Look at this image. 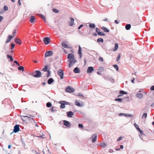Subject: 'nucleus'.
<instances>
[{
    "label": "nucleus",
    "instance_id": "f257e3e1",
    "mask_svg": "<svg viewBox=\"0 0 154 154\" xmlns=\"http://www.w3.org/2000/svg\"><path fill=\"white\" fill-rule=\"evenodd\" d=\"M67 58L69 59V62H70L69 66V67L70 68L76 62V60L75 59L74 55L72 54H69Z\"/></svg>",
    "mask_w": 154,
    "mask_h": 154
},
{
    "label": "nucleus",
    "instance_id": "f03ea898",
    "mask_svg": "<svg viewBox=\"0 0 154 154\" xmlns=\"http://www.w3.org/2000/svg\"><path fill=\"white\" fill-rule=\"evenodd\" d=\"M32 75L36 78H39L41 76L42 73L39 71L36 70L32 74Z\"/></svg>",
    "mask_w": 154,
    "mask_h": 154
},
{
    "label": "nucleus",
    "instance_id": "7ed1b4c3",
    "mask_svg": "<svg viewBox=\"0 0 154 154\" xmlns=\"http://www.w3.org/2000/svg\"><path fill=\"white\" fill-rule=\"evenodd\" d=\"M59 103L61 104L60 106V109L64 108L65 107V105H69V103L64 101H60Z\"/></svg>",
    "mask_w": 154,
    "mask_h": 154
},
{
    "label": "nucleus",
    "instance_id": "20e7f679",
    "mask_svg": "<svg viewBox=\"0 0 154 154\" xmlns=\"http://www.w3.org/2000/svg\"><path fill=\"white\" fill-rule=\"evenodd\" d=\"M57 74L60 76L61 79H63L64 72L62 69H59L57 71Z\"/></svg>",
    "mask_w": 154,
    "mask_h": 154
},
{
    "label": "nucleus",
    "instance_id": "39448f33",
    "mask_svg": "<svg viewBox=\"0 0 154 154\" xmlns=\"http://www.w3.org/2000/svg\"><path fill=\"white\" fill-rule=\"evenodd\" d=\"M67 42L66 41H64L61 44L62 46L64 48H70V49H72V47L69 46L67 45Z\"/></svg>",
    "mask_w": 154,
    "mask_h": 154
},
{
    "label": "nucleus",
    "instance_id": "423d86ee",
    "mask_svg": "<svg viewBox=\"0 0 154 154\" xmlns=\"http://www.w3.org/2000/svg\"><path fill=\"white\" fill-rule=\"evenodd\" d=\"M65 91L66 92L69 93L73 92L75 91L74 89L73 88L70 86L67 87L65 89Z\"/></svg>",
    "mask_w": 154,
    "mask_h": 154
},
{
    "label": "nucleus",
    "instance_id": "0eeeda50",
    "mask_svg": "<svg viewBox=\"0 0 154 154\" xmlns=\"http://www.w3.org/2000/svg\"><path fill=\"white\" fill-rule=\"evenodd\" d=\"M43 41L45 45H48L50 42V39L48 37H45L44 38Z\"/></svg>",
    "mask_w": 154,
    "mask_h": 154
},
{
    "label": "nucleus",
    "instance_id": "6e6552de",
    "mask_svg": "<svg viewBox=\"0 0 154 154\" xmlns=\"http://www.w3.org/2000/svg\"><path fill=\"white\" fill-rule=\"evenodd\" d=\"M20 130L19 125H16L14 127L13 130L14 132L17 133Z\"/></svg>",
    "mask_w": 154,
    "mask_h": 154
},
{
    "label": "nucleus",
    "instance_id": "1a4fd4ad",
    "mask_svg": "<svg viewBox=\"0 0 154 154\" xmlns=\"http://www.w3.org/2000/svg\"><path fill=\"white\" fill-rule=\"evenodd\" d=\"M53 54V52L51 51H48L46 52L45 54V57H50Z\"/></svg>",
    "mask_w": 154,
    "mask_h": 154
},
{
    "label": "nucleus",
    "instance_id": "9d476101",
    "mask_svg": "<svg viewBox=\"0 0 154 154\" xmlns=\"http://www.w3.org/2000/svg\"><path fill=\"white\" fill-rule=\"evenodd\" d=\"M75 103V105L78 106L82 107L83 106V103L82 102L81 103H80L78 100H76Z\"/></svg>",
    "mask_w": 154,
    "mask_h": 154
},
{
    "label": "nucleus",
    "instance_id": "9b49d317",
    "mask_svg": "<svg viewBox=\"0 0 154 154\" xmlns=\"http://www.w3.org/2000/svg\"><path fill=\"white\" fill-rule=\"evenodd\" d=\"M14 41L16 43L20 45L22 44L21 40L19 38H15L14 39Z\"/></svg>",
    "mask_w": 154,
    "mask_h": 154
},
{
    "label": "nucleus",
    "instance_id": "f8f14e48",
    "mask_svg": "<svg viewBox=\"0 0 154 154\" xmlns=\"http://www.w3.org/2000/svg\"><path fill=\"white\" fill-rule=\"evenodd\" d=\"M63 123L65 126L67 127H70L71 126V125L69 122L66 120H64L63 121Z\"/></svg>",
    "mask_w": 154,
    "mask_h": 154
},
{
    "label": "nucleus",
    "instance_id": "ddd939ff",
    "mask_svg": "<svg viewBox=\"0 0 154 154\" xmlns=\"http://www.w3.org/2000/svg\"><path fill=\"white\" fill-rule=\"evenodd\" d=\"M93 70V67L91 66H89L88 68L87 71L88 73H91Z\"/></svg>",
    "mask_w": 154,
    "mask_h": 154
},
{
    "label": "nucleus",
    "instance_id": "4468645a",
    "mask_svg": "<svg viewBox=\"0 0 154 154\" xmlns=\"http://www.w3.org/2000/svg\"><path fill=\"white\" fill-rule=\"evenodd\" d=\"M69 19L71 20V22L70 23L69 25L70 26H72L74 24V20L72 17H70L69 18Z\"/></svg>",
    "mask_w": 154,
    "mask_h": 154
},
{
    "label": "nucleus",
    "instance_id": "2eb2a0df",
    "mask_svg": "<svg viewBox=\"0 0 154 154\" xmlns=\"http://www.w3.org/2000/svg\"><path fill=\"white\" fill-rule=\"evenodd\" d=\"M14 37V36H11L10 35H9L8 37V39L6 41V43H8V42H10L12 38Z\"/></svg>",
    "mask_w": 154,
    "mask_h": 154
},
{
    "label": "nucleus",
    "instance_id": "dca6fc26",
    "mask_svg": "<svg viewBox=\"0 0 154 154\" xmlns=\"http://www.w3.org/2000/svg\"><path fill=\"white\" fill-rule=\"evenodd\" d=\"M78 53L79 55L80 58H81L82 56V54L81 53V48L80 46H79V50H78Z\"/></svg>",
    "mask_w": 154,
    "mask_h": 154
},
{
    "label": "nucleus",
    "instance_id": "f3484780",
    "mask_svg": "<svg viewBox=\"0 0 154 154\" xmlns=\"http://www.w3.org/2000/svg\"><path fill=\"white\" fill-rule=\"evenodd\" d=\"M73 71L75 73H79L80 72V70L78 68L76 67L74 69Z\"/></svg>",
    "mask_w": 154,
    "mask_h": 154
},
{
    "label": "nucleus",
    "instance_id": "a211bd4d",
    "mask_svg": "<svg viewBox=\"0 0 154 154\" xmlns=\"http://www.w3.org/2000/svg\"><path fill=\"white\" fill-rule=\"evenodd\" d=\"M35 20V17L34 16H32L30 17V19L29 20L30 22L32 23H34V21Z\"/></svg>",
    "mask_w": 154,
    "mask_h": 154
},
{
    "label": "nucleus",
    "instance_id": "6ab92c4d",
    "mask_svg": "<svg viewBox=\"0 0 154 154\" xmlns=\"http://www.w3.org/2000/svg\"><path fill=\"white\" fill-rule=\"evenodd\" d=\"M92 137H94V138L92 139V142H95L96 140V138L97 136L96 134H94L92 136Z\"/></svg>",
    "mask_w": 154,
    "mask_h": 154
},
{
    "label": "nucleus",
    "instance_id": "aec40b11",
    "mask_svg": "<svg viewBox=\"0 0 154 154\" xmlns=\"http://www.w3.org/2000/svg\"><path fill=\"white\" fill-rule=\"evenodd\" d=\"M136 96L140 99H142L143 97V95L141 93H138L136 94Z\"/></svg>",
    "mask_w": 154,
    "mask_h": 154
},
{
    "label": "nucleus",
    "instance_id": "412c9836",
    "mask_svg": "<svg viewBox=\"0 0 154 154\" xmlns=\"http://www.w3.org/2000/svg\"><path fill=\"white\" fill-rule=\"evenodd\" d=\"M23 117V118H26L27 119L30 120L31 121H34L33 119L32 118L31 116H24Z\"/></svg>",
    "mask_w": 154,
    "mask_h": 154
},
{
    "label": "nucleus",
    "instance_id": "4be33fe9",
    "mask_svg": "<svg viewBox=\"0 0 154 154\" xmlns=\"http://www.w3.org/2000/svg\"><path fill=\"white\" fill-rule=\"evenodd\" d=\"M101 29L105 32H109V30L106 27H101Z\"/></svg>",
    "mask_w": 154,
    "mask_h": 154
},
{
    "label": "nucleus",
    "instance_id": "5701e85b",
    "mask_svg": "<svg viewBox=\"0 0 154 154\" xmlns=\"http://www.w3.org/2000/svg\"><path fill=\"white\" fill-rule=\"evenodd\" d=\"M54 80L52 78H51L48 80V83L49 84H51L54 82Z\"/></svg>",
    "mask_w": 154,
    "mask_h": 154
},
{
    "label": "nucleus",
    "instance_id": "b1692460",
    "mask_svg": "<svg viewBox=\"0 0 154 154\" xmlns=\"http://www.w3.org/2000/svg\"><path fill=\"white\" fill-rule=\"evenodd\" d=\"M67 115L68 117H72V116L73 115V113L72 111H70L68 112Z\"/></svg>",
    "mask_w": 154,
    "mask_h": 154
},
{
    "label": "nucleus",
    "instance_id": "393cba45",
    "mask_svg": "<svg viewBox=\"0 0 154 154\" xmlns=\"http://www.w3.org/2000/svg\"><path fill=\"white\" fill-rule=\"evenodd\" d=\"M131 27V26L130 24H127L125 26V29L126 30H129Z\"/></svg>",
    "mask_w": 154,
    "mask_h": 154
},
{
    "label": "nucleus",
    "instance_id": "a878e982",
    "mask_svg": "<svg viewBox=\"0 0 154 154\" xmlns=\"http://www.w3.org/2000/svg\"><path fill=\"white\" fill-rule=\"evenodd\" d=\"M107 146L106 144L105 143H101L100 144V146L103 148H105Z\"/></svg>",
    "mask_w": 154,
    "mask_h": 154
},
{
    "label": "nucleus",
    "instance_id": "bb28decb",
    "mask_svg": "<svg viewBox=\"0 0 154 154\" xmlns=\"http://www.w3.org/2000/svg\"><path fill=\"white\" fill-rule=\"evenodd\" d=\"M49 70L48 69V67L47 66H45V67L42 69V70L44 72H48V70Z\"/></svg>",
    "mask_w": 154,
    "mask_h": 154
},
{
    "label": "nucleus",
    "instance_id": "cd10ccee",
    "mask_svg": "<svg viewBox=\"0 0 154 154\" xmlns=\"http://www.w3.org/2000/svg\"><path fill=\"white\" fill-rule=\"evenodd\" d=\"M89 27L91 28H94L95 27V26L94 24L91 23H90L89 24Z\"/></svg>",
    "mask_w": 154,
    "mask_h": 154
},
{
    "label": "nucleus",
    "instance_id": "c85d7f7f",
    "mask_svg": "<svg viewBox=\"0 0 154 154\" xmlns=\"http://www.w3.org/2000/svg\"><path fill=\"white\" fill-rule=\"evenodd\" d=\"M18 69L19 70L23 71L24 70V68L23 66H20L18 67Z\"/></svg>",
    "mask_w": 154,
    "mask_h": 154
},
{
    "label": "nucleus",
    "instance_id": "c756f323",
    "mask_svg": "<svg viewBox=\"0 0 154 154\" xmlns=\"http://www.w3.org/2000/svg\"><path fill=\"white\" fill-rule=\"evenodd\" d=\"M147 116V114L146 113H144L142 116V119H146V117Z\"/></svg>",
    "mask_w": 154,
    "mask_h": 154
},
{
    "label": "nucleus",
    "instance_id": "7c9ffc66",
    "mask_svg": "<svg viewBox=\"0 0 154 154\" xmlns=\"http://www.w3.org/2000/svg\"><path fill=\"white\" fill-rule=\"evenodd\" d=\"M98 35L100 36H105V34L103 32H98Z\"/></svg>",
    "mask_w": 154,
    "mask_h": 154
},
{
    "label": "nucleus",
    "instance_id": "2f4dec72",
    "mask_svg": "<svg viewBox=\"0 0 154 154\" xmlns=\"http://www.w3.org/2000/svg\"><path fill=\"white\" fill-rule=\"evenodd\" d=\"M118 48V45L117 43H116L115 44V48L114 49V51L117 50Z\"/></svg>",
    "mask_w": 154,
    "mask_h": 154
},
{
    "label": "nucleus",
    "instance_id": "473e14b6",
    "mask_svg": "<svg viewBox=\"0 0 154 154\" xmlns=\"http://www.w3.org/2000/svg\"><path fill=\"white\" fill-rule=\"evenodd\" d=\"M7 56L8 58H10L11 61H13V58L11 56L9 55H7Z\"/></svg>",
    "mask_w": 154,
    "mask_h": 154
},
{
    "label": "nucleus",
    "instance_id": "72a5a7b5",
    "mask_svg": "<svg viewBox=\"0 0 154 154\" xmlns=\"http://www.w3.org/2000/svg\"><path fill=\"white\" fill-rule=\"evenodd\" d=\"M97 42H103V40L102 38H99L97 39Z\"/></svg>",
    "mask_w": 154,
    "mask_h": 154
},
{
    "label": "nucleus",
    "instance_id": "f704fd0d",
    "mask_svg": "<svg viewBox=\"0 0 154 154\" xmlns=\"http://www.w3.org/2000/svg\"><path fill=\"white\" fill-rule=\"evenodd\" d=\"M46 106L48 107H51V103L50 102H48L46 104Z\"/></svg>",
    "mask_w": 154,
    "mask_h": 154
},
{
    "label": "nucleus",
    "instance_id": "c9c22d12",
    "mask_svg": "<svg viewBox=\"0 0 154 154\" xmlns=\"http://www.w3.org/2000/svg\"><path fill=\"white\" fill-rule=\"evenodd\" d=\"M52 11L53 12L55 13H58L59 12V11L57 9H53L52 10Z\"/></svg>",
    "mask_w": 154,
    "mask_h": 154
},
{
    "label": "nucleus",
    "instance_id": "e433bc0d",
    "mask_svg": "<svg viewBox=\"0 0 154 154\" xmlns=\"http://www.w3.org/2000/svg\"><path fill=\"white\" fill-rule=\"evenodd\" d=\"M39 15H40L41 17L44 20L45 22H46L45 17L42 14H39Z\"/></svg>",
    "mask_w": 154,
    "mask_h": 154
},
{
    "label": "nucleus",
    "instance_id": "4c0bfd02",
    "mask_svg": "<svg viewBox=\"0 0 154 154\" xmlns=\"http://www.w3.org/2000/svg\"><path fill=\"white\" fill-rule=\"evenodd\" d=\"M113 67L116 69L117 71H118L119 67L116 64H114L113 65Z\"/></svg>",
    "mask_w": 154,
    "mask_h": 154
},
{
    "label": "nucleus",
    "instance_id": "58836bf2",
    "mask_svg": "<svg viewBox=\"0 0 154 154\" xmlns=\"http://www.w3.org/2000/svg\"><path fill=\"white\" fill-rule=\"evenodd\" d=\"M47 72V77L48 78L50 76V74L51 73V72L49 70H48Z\"/></svg>",
    "mask_w": 154,
    "mask_h": 154
},
{
    "label": "nucleus",
    "instance_id": "ea45409f",
    "mask_svg": "<svg viewBox=\"0 0 154 154\" xmlns=\"http://www.w3.org/2000/svg\"><path fill=\"white\" fill-rule=\"evenodd\" d=\"M122 99H121V98H116L115 99V101H118L120 102H122Z\"/></svg>",
    "mask_w": 154,
    "mask_h": 154
},
{
    "label": "nucleus",
    "instance_id": "a19ab883",
    "mask_svg": "<svg viewBox=\"0 0 154 154\" xmlns=\"http://www.w3.org/2000/svg\"><path fill=\"white\" fill-rule=\"evenodd\" d=\"M119 93L120 94H127V93L124 91H121L119 92Z\"/></svg>",
    "mask_w": 154,
    "mask_h": 154
},
{
    "label": "nucleus",
    "instance_id": "79ce46f5",
    "mask_svg": "<svg viewBox=\"0 0 154 154\" xmlns=\"http://www.w3.org/2000/svg\"><path fill=\"white\" fill-rule=\"evenodd\" d=\"M120 57H121L120 54H118V57L117 58L116 61H118L120 59Z\"/></svg>",
    "mask_w": 154,
    "mask_h": 154
},
{
    "label": "nucleus",
    "instance_id": "37998d69",
    "mask_svg": "<svg viewBox=\"0 0 154 154\" xmlns=\"http://www.w3.org/2000/svg\"><path fill=\"white\" fill-rule=\"evenodd\" d=\"M124 115V114H123V113H120L119 114V116H121V115ZM124 115L126 116H128L131 117H133V116L132 115H126V114H124Z\"/></svg>",
    "mask_w": 154,
    "mask_h": 154
},
{
    "label": "nucleus",
    "instance_id": "c03bdc74",
    "mask_svg": "<svg viewBox=\"0 0 154 154\" xmlns=\"http://www.w3.org/2000/svg\"><path fill=\"white\" fill-rule=\"evenodd\" d=\"M50 110H51V111H52V112H54V111H55L56 110V109H55V110H54V107L53 106L50 109Z\"/></svg>",
    "mask_w": 154,
    "mask_h": 154
},
{
    "label": "nucleus",
    "instance_id": "a18cd8bd",
    "mask_svg": "<svg viewBox=\"0 0 154 154\" xmlns=\"http://www.w3.org/2000/svg\"><path fill=\"white\" fill-rule=\"evenodd\" d=\"M11 49H13L14 48V47L15 45L14 43H12L11 44Z\"/></svg>",
    "mask_w": 154,
    "mask_h": 154
},
{
    "label": "nucleus",
    "instance_id": "49530a36",
    "mask_svg": "<svg viewBox=\"0 0 154 154\" xmlns=\"http://www.w3.org/2000/svg\"><path fill=\"white\" fill-rule=\"evenodd\" d=\"M4 10L5 11H7L8 9V7L6 5H5L4 6Z\"/></svg>",
    "mask_w": 154,
    "mask_h": 154
},
{
    "label": "nucleus",
    "instance_id": "de8ad7c7",
    "mask_svg": "<svg viewBox=\"0 0 154 154\" xmlns=\"http://www.w3.org/2000/svg\"><path fill=\"white\" fill-rule=\"evenodd\" d=\"M14 63H16L18 66H20L18 62L16 60L14 61Z\"/></svg>",
    "mask_w": 154,
    "mask_h": 154
},
{
    "label": "nucleus",
    "instance_id": "09e8293b",
    "mask_svg": "<svg viewBox=\"0 0 154 154\" xmlns=\"http://www.w3.org/2000/svg\"><path fill=\"white\" fill-rule=\"evenodd\" d=\"M99 60L101 62H103V59L102 57H100L99 58Z\"/></svg>",
    "mask_w": 154,
    "mask_h": 154
},
{
    "label": "nucleus",
    "instance_id": "8fccbe9b",
    "mask_svg": "<svg viewBox=\"0 0 154 154\" xmlns=\"http://www.w3.org/2000/svg\"><path fill=\"white\" fill-rule=\"evenodd\" d=\"M134 125L137 129L139 127L137 125L136 123H134Z\"/></svg>",
    "mask_w": 154,
    "mask_h": 154
},
{
    "label": "nucleus",
    "instance_id": "3c124183",
    "mask_svg": "<svg viewBox=\"0 0 154 154\" xmlns=\"http://www.w3.org/2000/svg\"><path fill=\"white\" fill-rule=\"evenodd\" d=\"M79 128H83V125L82 124H79Z\"/></svg>",
    "mask_w": 154,
    "mask_h": 154
},
{
    "label": "nucleus",
    "instance_id": "603ef678",
    "mask_svg": "<svg viewBox=\"0 0 154 154\" xmlns=\"http://www.w3.org/2000/svg\"><path fill=\"white\" fill-rule=\"evenodd\" d=\"M122 139V137H119L117 139V141H119L120 140H121Z\"/></svg>",
    "mask_w": 154,
    "mask_h": 154
},
{
    "label": "nucleus",
    "instance_id": "864d4df0",
    "mask_svg": "<svg viewBox=\"0 0 154 154\" xmlns=\"http://www.w3.org/2000/svg\"><path fill=\"white\" fill-rule=\"evenodd\" d=\"M150 90L151 91L154 90V85L152 86L150 88Z\"/></svg>",
    "mask_w": 154,
    "mask_h": 154
},
{
    "label": "nucleus",
    "instance_id": "5fc2aeb1",
    "mask_svg": "<svg viewBox=\"0 0 154 154\" xmlns=\"http://www.w3.org/2000/svg\"><path fill=\"white\" fill-rule=\"evenodd\" d=\"M3 17L1 16H0V22L3 19Z\"/></svg>",
    "mask_w": 154,
    "mask_h": 154
},
{
    "label": "nucleus",
    "instance_id": "6e6d98bb",
    "mask_svg": "<svg viewBox=\"0 0 154 154\" xmlns=\"http://www.w3.org/2000/svg\"><path fill=\"white\" fill-rule=\"evenodd\" d=\"M96 32L98 33V32H99L100 29L98 28H96Z\"/></svg>",
    "mask_w": 154,
    "mask_h": 154
},
{
    "label": "nucleus",
    "instance_id": "4d7b16f0",
    "mask_svg": "<svg viewBox=\"0 0 154 154\" xmlns=\"http://www.w3.org/2000/svg\"><path fill=\"white\" fill-rule=\"evenodd\" d=\"M83 26V25L82 24L78 28V29H79Z\"/></svg>",
    "mask_w": 154,
    "mask_h": 154
},
{
    "label": "nucleus",
    "instance_id": "13d9d810",
    "mask_svg": "<svg viewBox=\"0 0 154 154\" xmlns=\"http://www.w3.org/2000/svg\"><path fill=\"white\" fill-rule=\"evenodd\" d=\"M16 32V31L15 29H14L13 31V34L14 35V36L15 35Z\"/></svg>",
    "mask_w": 154,
    "mask_h": 154
},
{
    "label": "nucleus",
    "instance_id": "bf43d9fd",
    "mask_svg": "<svg viewBox=\"0 0 154 154\" xmlns=\"http://www.w3.org/2000/svg\"><path fill=\"white\" fill-rule=\"evenodd\" d=\"M18 4L19 6H20L21 5V4L20 2V0H18Z\"/></svg>",
    "mask_w": 154,
    "mask_h": 154
},
{
    "label": "nucleus",
    "instance_id": "052dcab7",
    "mask_svg": "<svg viewBox=\"0 0 154 154\" xmlns=\"http://www.w3.org/2000/svg\"><path fill=\"white\" fill-rule=\"evenodd\" d=\"M139 131L140 133L141 134H143V131L141 130H139Z\"/></svg>",
    "mask_w": 154,
    "mask_h": 154
},
{
    "label": "nucleus",
    "instance_id": "680f3d73",
    "mask_svg": "<svg viewBox=\"0 0 154 154\" xmlns=\"http://www.w3.org/2000/svg\"><path fill=\"white\" fill-rule=\"evenodd\" d=\"M62 48L64 51V53L65 54H67V51H66V50H65L63 48Z\"/></svg>",
    "mask_w": 154,
    "mask_h": 154
},
{
    "label": "nucleus",
    "instance_id": "e2e57ef3",
    "mask_svg": "<svg viewBox=\"0 0 154 154\" xmlns=\"http://www.w3.org/2000/svg\"><path fill=\"white\" fill-rule=\"evenodd\" d=\"M115 23L117 24H118L119 23V22L116 20H115Z\"/></svg>",
    "mask_w": 154,
    "mask_h": 154
},
{
    "label": "nucleus",
    "instance_id": "0e129e2a",
    "mask_svg": "<svg viewBox=\"0 0 154 154\" xmlns=\"http://www.w3.org/2000/svg\"><path fill=\"white\" fill-rule=\"evenodd\" d=\"M4 12V11L3 10L0 11V14H2Z\"/></svg>",
    "mask_w": 154,
    "mask_h": 154
},
{
    "label": "nucleus",
    "instance_id": "69168bd1",
    "mask_svg": "<svg viewBox=\"0 0 154 154\" xmlns=\"http://www.w3.org/2000/svg\"><path fill=\"white\" fill-rule=\"evenodd\" d=\"M134 79H135L134 78H133V79L131 80V81L133 83H134Z\"/></svg>",
    "mask_w": 154,
    "mask_h": 154
},
{
    "label": "nucleus",
    "instance_id": "338daca9",
    "mask_svg": "<svg viewBox=\"0 0 154 154\" xmlns=\"http://www.w3.org/2000/svg\"><path fill=\"white\" fill-rule=\"evenodd\" d=\"M151 106L152 107H154V103L151 105Z\"/></svg>",
    "mask_w": 154,
    "mask_h": 154
},
{
    "label": "nucleus",
    "instance_id": "774afa93",
    "mask_svg": "<svg viewBox=\"0 0 154 154\" xmlns=\"http://www.w3.org/2000/svg\"><path fill=\"white\" fill-rule=\"evenodd\" d=\"M103 20L104 21H108V19L107 18H105Z\"/></svg>",
    "mask_w": 154,
    "mask_h": 154
}]
</instances>
